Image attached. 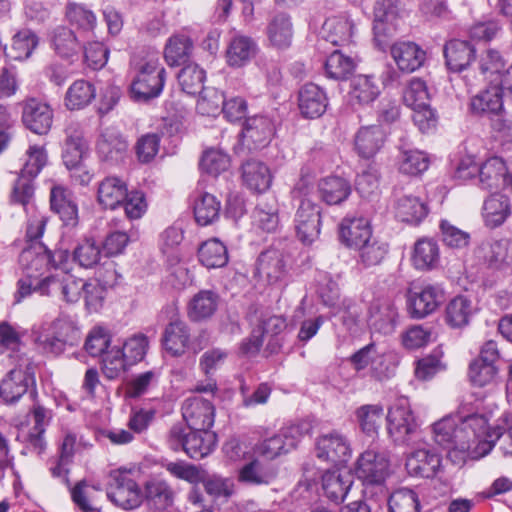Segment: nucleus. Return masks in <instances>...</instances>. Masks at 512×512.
I'll use <instances>...</instances> for the list:
<instances>
[{"label":"nucleus","instance_id":"f257e3e1","mask_svg":"<svg viewBox=\"0 0 512 512\" xmlns=\"http://www.w3.org/2000/svg\"><path fill=\"white\" fill-rule=\"evenodd\" d=\"M461 404L456 416H447L433 424L434 441L447 449L449 456L453 452L464 453L473 448L480 457L487 455L495 445L493 428L488 420L469 407Z\"/></svg>","mask_w":512,"mask_h":512},{"label":"nucleus","instance_id":"20e7f679","mask_svg":"<svg viewBox=\"0 0 512 512\" xmlns=\"http://www.w3.org/2000/svg\"><path fill=\"white\" fill-rule=\"evenodd\" d=\"M216 439L212 431L186 432L181 424H176L169 431L168 443L174 451L183 450L190 458L201 459L214 450Z\"/></svg>","mask_w":512,"mask_h":512},{"label":"nucleus","instance_id":"4c0bfd02","mask_svg":"<svg viewBox=\"0 0 512 512\" xmlns=\"http://www.w3.org/2000/svg\"><path fill=\"white\" fill-rule=\"evenodd\" d=\"M510 214V200L505 195L493 194L484 202L483 217L489 227L502 225Z\"/></svg>","mask_w":512,"mask_h":512},{"label":"nucleus","instance_id":"412c9836","mask_svg":"<svg viewBox=\"0 0 512 512\" xmlns=\"http://www.w3.org/2000/svg\"><path fill=\"white\" fill-rule=\"evenodd\" d=\"M29 417L32 419L33 426L25 435L24 441L33 451L40 454L46 446L44 433L51 421L52 412L42 405L35 404L30 410Z\"/></svg>","mask_w":512,"mask_h":512},{"label":"nucleus","instance_id":"13d9d810","mask_svg":"<svg viewBox=\"0 0 512 512\" xmlns=\"http://www.w3.org/2000/svg\"><path fill=\"white\" fill-rule=\"evenodd\" d=\"M112 346L111 333L102 326L93 327L88 333L84 344L85 350L92 357H101Z\"/></svg>","mask_w":512,"mask_h":512},{"label":"nucleus","instance_id":"7ed1b4c3","mask_svg":"<svg viewBox=\"0 0 512 512\" xmlns=\"http://www.w3.org/2000/svg\"><path fill=\"white\" fill-rule=\"evenodd\" d=\"M386 419L388 435L395 444L410 445L418 439L420 426L408 398H397L388 409Z\"/></svg>","mask_w":512,"mask_h":512},{"label":"nucleus","instance_id":"a211bd4d","mask_svg":"<svg viewBox=\"0 0 512 512\" xmlns=\"http://www.w3.org/2000/svg\"><path fill=\"white\" fill-rule=\"evenodd\" d=\"M355 33V24L346 14L328 17L322 25V37L333 45L349 44Z\"/></svg>","mask_w":512,"mask_h":512},{"label":"nucleus","instance_id":"052dcab7","mask_svg":"<svg viewBox=\"0 0 512 512\" xmlns=\"http://www.w3.org/2000/svg\"><path fill=\"white\" fill-rule=\"evenodd\" d=\"M124 357L130 366L141 362L148 350V337L142 333L134 334L128 337L123 343L118 344Z\"/></svg>","mask_w":512,"mask_h":512},{"label":"nucleus","instance_id":"3c124183","mask_svg":"<svg viewBox=\"0 0 512 512\" xmlns=\"http://www.w3.org/2000/svg\"><path fill=\"white\" fill-rule=\"evenodd\" d=\"M273 134V125L271 121L264 116L250 118L246 121L243 129V137L255 144L263 146L268 142Z\"/></svg>","mask_w":512,"mask_h":512},{"label":"nucleus","instance_id":"37998d69","mask_svg":"<svg viewBox=\"0 0 512 512\" xmlns=\"http://www.w3.org/2000/svg\"><path fill=\"white\" fill-rule=\"evenodd\" d=\"M276 474L274 467L253 460L239 470L238 479L246 484L267 485L275 479Z\"/></svg>","mask_w":512,"mask_h":512},{"label":"nucleus","instance_id":"338daca9","mask_svg":"<svg viewBox=\"0 0 512 512\" xmlns=\"http://www.w3.org/2000/svg\"><path fill=\"white\" fill-rule=\"evenodd\" d=\"M32 179L33 178H28L20 173L19 178L14 184L10 198L13 204L22 205L26 213L30 212L31 206H35L33 202L34 186Z\"/></svg>","mask_w":512,"mask_h":512},{"label":"nucleus","instance_id":"e2e57ef3","mask_svg":"<svg viewBox=\"0 0 512 512\" xmlns=\"http://www.w3.org/2000/svg\"><path fill=\"white\" fill-rule=\"evenodd\" d=\"M388 507L390 512H419L418 495L408 488L397 489L389 496Z\"/></svg>","mask_w":512,"mask_h":512},{"label":"nucleus","instance_id":"680f3d73","mask_svg":"<svg viewBox=\"0 0 512 512\" xmlns=\"http://www.w3.org/2000/svg\"><path fill=\"white\" fill-rule=\"evenodd\" d=\"M359 263L364 267L376 266L382 262L388 252V246L376 238L371 237L356 248Z\"/></svg>","mask_w":512,"mask_h":512},{"label":"nucleus","instance_id":"4be33fe9","mask_svg":"<svg viewBox=\"0 0 512 512\" xmlns=\"http://www.w3.org/2000/svg\"><path fill=\"white\" fill-rule=\"evenodd\" d=\"M298 105L303 116L318 118L328 105L326 93L314 83L305 84L299 91Z\"/></svg>","mask_w":512,"mask_h":512},{"label":"nucleus","instance_id":"473e14b6","mask_svg":"<svg viewBox=\"0 0 512 512\" xmlns=\"http://www.w3.org/2000/svg\"><path fill=\"white\" fill-rule=\"evenodd\" d=\"M385 133L378 125L361 127L355 136V148L364 158L373 157L383 146Z\"/></svg>","mask_w":512,"mask_h":512},{"label":"nucleus","instance_id":"bf43d9fd","mask_svg":"<svg viewBox=\"0 0 512 512\" xmlns=\"http://www.w3.org/2000/svg\"><path fill=\"white\" fill-rule=\"evenodd\" d=\"M356 418L363 432L376 433L384 416V407L381 404H366L357 408Z\"/></svg>","mask_w":512,"mask_h":512},{"label":"nucleus","instance_id":"2f4dec72","mask_svg":"<svg viewBox=\"0 0 512 512\" xmlns=\"http://www.w3.org/2000/svg\"><path fill=\"white\" fill-rule=\"evenodd\" d=\"M257 52L255 41L245 35L237 34L230 40L227 50L226 59L229 66L241 67L248 63Z\"/></svg>","mask_w":512,"mask_h":512},{"label":"nucleus","instance_id":"cd10ccee","mask_svg":"<svg viewBox=\"0 0 512 512\" xmlns=\"http://www.w3.org/2000/svg\"><path fill=\"white\" fill-rule=\"evenodd\" d=\"M353 484V476L348 471L332 470L322 476V488L328 499L341 503Z\"/></svg>","mask_w":512,"mask_h":512},{"label":"nucleus","instance_id":"39448f33","mask_svg":"<svg viewBox=\"0 0 512 512\" xmlns=\"http://www.w3.org/2000/svg\"><path fill=\"white\" fill-rule=\"evenodd\" d=\"M75 325L67 317H59L50 323H43L32 329V340L44 353L58 355L75 331Z\"/></svg>","mask_w":512,"mask_h":512},{"label":"nucleus","instance_id":"e433bc0d","mask_svg":"<svg viewBox=\"0 0 512 512\" xmlns=\"http://www.w3.org/2000/svg\"><path fill=\"white\" fill-rule=\"evenodd\" d=\"M318 190L321 199L328 205L342 203L351 193L350 184L345 179L337 176H330L320 180Z\"/></svg>","mask_w":512,"mask_h":512},{"label":"nucleus","instance_id":"f03ea898","mask_svg":"<svg viewBox=\"0 0 512 512\" xmlns=\"http://www.w3.org/2000/svg\"><path fill=\"white\" fill-rule=\"evenodd\" d=\"M355 475L363 485L365 497L377 502L386 500L390 463L385 455L373 450L364 451L356 461Z\"/></svg>","mask_w":512,"mask_h":512},{"label":"nucleus","instance_id":"4d7b16f0","mask_svg":"<svg viewBox=\"0 0 512 512\" xmlns=\"http://www.w3.org/2000/svg\"><path fill=\"white\" fill-rule=\"evenodd\" d=\"M220 209V202L214 195L203 193L194 204L195 219L200 225L206 226L218 219Z\"/></svg>","mask_w":512,"mask_h":512},{"label":"nucleus","instance_id":"72a5a7b5","mask_svg":"<svg viewBox=\"0 0 512 512\" xmlns=\"http://www.w3.org/2000/svg\"><path fill=\"white\" fill-rule=\"evenodd\" d=\"M242 170L243 181L249 189L261 193L270 188L272 175L266 164L249 160L243 165Z\"/></svg>","mask_w":512,"mask_h":512},{"label":"nucleus","instance_id":"1a4fd4ad","mask_svg":"<svg viewBox=\"0 0 512 512\" xmlns=\"http://www.w3.org/2000/svg\"><path fill=\"white\" fill-rule=\"evenodd\" d=\"M182 415L191 430L210 431L214 423L215 408L209 400L193 396L183 402Z\"/></svg>","mask_w":512,"mask_h":512},{"label":"nucleus","instance_id":"de8ad7c7","mask_svg":"<svg viewBox=\"0 0 512 512\" xmlns=\"http://www.w3.org/2000/svg\"><path fill=\"white\" fill-rule=\"evenodd\" d=\"M267 34L272 45L278 48L288 47L293 35L290 17L285 13L276 14L267 27Z\"/></svg>","mask_w":512,"mask_h":512},{"label":"nucleus","instance_id":"c85d7f7f","mask_svg":"<svg viewBox=\"0 0 512 512\" xmlns=\"http://www.w3.org/2000/svg\"><path fill=\"white\" fill-rule=\"evenodd\" d=\"M440 463L438 454L427 449H417L408 456L406 469L412 476L429 478L435 475Z\"/></svg>","mask_w":512,"mask_h":512},{"label":"nucleus","instance_id":"c03bdc74","mask_svg":"<svg viewBox=\"0 0 512 512\" xmlns=\"http://www.w3.org/2000/svg\"><path fill=\"white\" fill-rule=\"evenodd\" d=\"M192 49L193 42L187 35H173L165 45L164 58L168 65L178 66L186 62Z\"/></svg>","mask_w":512,"mask_h":512},{"label":"nucleus","instance_id":"4468645a","mask_svg":"<svg viewBox=\"0 0 512 512\" xmlns=\"http://www.w3.org/2000/svg\"><path fill=\"white\" fill-rule=\"evenodd\" d=\"M288 273L287 260L278 250H266L257 260L256 274L269 284L282 282Z\"/></svg>","mask_w":512,"mask_h":512},{"label":"nucleus","instance_id":"a18cd8bd","mask_svg":"<svg viewBox=\"0 0 512 512\" xmlns=\"http://www.w3.org/2000/svg\"><path fill=\"white\" fill-rule=\"evenodd\" d=\"M198 258L208 269L223 267L228 262L227 248L218 239L207 240L199 247Z\"/></svg>","mask_w":512,"mask_h":512},{"label":"nucleus","instance_id":"c756f323","mask_svg":"<svg viewBox=\"0 0 512 512\" xmlns=\"http://www.w3.org/2000/svg\"><path fill=\"white\" fill-rule=\"evenodd\" d=\"M190 340L189 329L185 322L175 320L165 328L162 343L172 356H180L186 351Z\"/></svg>","mask_w":512,"mask_h":512},{"label":"nucleus","instance_id":"f8f14e48","mask_svg":"<svg viewBox=\"0 0 512 512\" xmlns=\"http://www.w3.org/2000/svg\"><path fill=\"white\" fill-rule=\"evenodd\" d=\"M49 259L48 249L43 244H31L19 256L22 274L27 278L42 280L41 277L49 271Z\"/></svg>","mask_w":512,"mask_h":512},{"label":"nucleus","instance_id":"c9c22d12","mask_svg":"<svg viewBox=\"0 0 512 512\" xmlns=\"http://www.w3.org/2000/svg\"><path fill=\"white\" fill-rule=\"evenodd\" d=\"M96 89L87 80L74 81L67 89L64 97V105L70 111L87 107L95 98Z\"/></svg>","mask_w":512,"mask_h":512},{"label":"nucleus","instance_id":"bb28decb","mask_svg":"<svg viewBox=\"0 0 512 512\" xmlns=\"http://www.w3.org/2000/svg\"><path fill=\"white\" fill-rule=\"evenodd\" d=\"M475 55V48L468 42L459 39L448 41L444 46L446 66L450 71L465 70Z\"/></svg>","mask_w":512,"mask_h":512},{"label":"nucleus","instance_id":"9d476101","mask_svg":"<svg viewBox=\"0 0 512 512\" xmlns=\"http://www.w3.org/2000/svg\"><path fill=\"white\" fill-rule=\"evenodd\" d=\"M22 106V121L25 127L35 134H47L53 122L51 107L36 98L23 101Z\"/></svg>","mask_w":512,"mask_h":512},{"label":"nucleus","instance_id":"423d86ee","mask_svg":"<svg viewBox=\"0 0 512 512\" xmlns=\"http://www.w3.org/2000/svg\"><path fill=\"white\" fill-rule=\"evenodd\" d=\"M110 478L107 497L114 505L125 510L140 506L143 499L142 492L133 478L120 470L113 471Z\"/></svg>","mask_w":512,"mask_h":512},{"label":"nucleus","instance_id":"ddd939ff","mask_svg":"<svg viewBox=\"0 0 512 512\" xmlns=\"http://www.w3.org/2000/svg\"><path fill=\"white\" fill-rule=\"evenodd\" d=\"M470 112L477 117L494 118L503 111V95L501 88L491 84L473 96L469 104Z\"/></svg>","mask_w":512,"mask_h":512},{"label":"nucleus","instance_id":"864d4df0","mask_svg":"<svg viewBox=\"0 0 512 512\" xmlns=\"http://www.w3.org/2000/svg\"><path fill=\"white\" fill-rule=\"evenodd\" d=\"M206 72L196 63L185 65L178 74L182 90L190 95H196L204 89Z\"/></svg>","mask_w":512,"mask_h":512},{"label":"nucleus","instance_id":"0eeeda50","mask_svg":"<svg viewBox=\"0 0 512 512\" xmlns=\"http://www.w3.org/2000/svg\"><path fill=\"white\" fill-rule=\"evenodd\" d=\"M321 209L311 198L300 200L295 216L294 225L297 237L303 244H311L320 234Z\"/></svg>","mask_w":512,"mask_h":512},{"label":"nucleus","instance_id":"7c9ffc66","mask_svg":"<svg viewBox=\"0 0 512 512\" xmlns=\"http://www.w3.org/2000/svg\"><path fill=\"white\" fill-rule=\"evenodd\" d=\"M508 181L507 168L504 161L498 157H492L479 166L478 183L482 189L499 188Z\"/></svg>","mask_w":512,"mask_h":512},{"label":"nucleus","instance_id":"b1692460","mask_svg":"<svg viewBox=\"0 0 512 512\" xmlns=\"http://www.w3.org/2000/svg\"><path fill=\"white\" fill-rule=\"evenodd\" d=\"M391 56L403 72H413L420 68L426 53L413 42H398L391 46Z\"/></svg>","mask_w":512,"mask_h":512},{"label":"nucleus","instance_id":"8fccbe9b","mask_svg":"<svg viewBox=\"0 0 512 512\" xmlns=\"http://www.w3.org/2000/svg\"><path fill=\"white\" fill-rule=\"evenodd\" d=\"M51 43L55 52L62 58H71L77 55L81 49L80 42L75 33L63 26L54 29Z\"/></svg>","mask_w":512,"mask_h":512},{"label":"nucleus","instance_id":"09e8293b","mask_svg":"<svg viewBox=\"0 0 512 512\" xmlns=\"http://www.w3.org/2000/svg\"><path fill=\"white\" fill-rule=\"evenodd\" d=\"M412 261L419 270L435 267L439 261V247L437 243L430 238L418 240L414 246Z\"/></svg>","mask_w":512,"mask_h":512},{"label":"nucleus","instance_id":"6ab92c4d","mask_svg":"<svg viewBox=\"0 0 512 512\" xmlns=\"http://www.w3.org/2000/svg\"><path fill=\"white\" fill-rule=\"evenodd\" d=\"M372 237V229L365 217H345L339 225L341 242L356 249Z\"/></svg>","mask_w":512,"mask_h":512},{"label":"nucleus","instance_id":"f704fd0d","mask_svg":"<svg viewBox=\"0 0 512 512\" xmlns=\"http://www.w3.org/2000/svg\"><path fill=\"white\" fill-rule=\"evenodd\" d=\"M253 221L256 226L266 232L277 229L279 219V204L275 197L261 198L253 212Z\"/></svg>","mask_w":512,"mask_h":512},{"label":"nucleus","instance_id":"393cba45","mask_svg":"<svg viewBox=\"0 0 512 512\" xmlns=\"http://www.w3.org/2000/svg\"><path fill=\"white\" fill-rule=\"evenodd\" d=\"M395 216L402 222L419 224L428 215L426 202L418 196L405 194L395 202Z\"/></svg>","mask_w":512,"mask_h":512},{"label":"nucleus","instance_id":"aec40b11","mask_svg":"<svg viewBox=\"0 0 512 512\" xmlns=\"http://www.w3.org/2000/svg\"><path fill=\"white\" fill-rule=\"evenodd\" d=\"M441 301V290L432 285H427L420 291L410 293L408 298V310L413 318H424L432 313Z\"/></svg>","mask_w":512,"mask_h":512},{"label":"nucleus","instance_id":"49530a36","mask_svg":"<svg viewBox=\"0 0 512 512\" xmlns=\"http://www.w3.org/2000/svg\"><path fill=\"white\" fill-rule=\"evenodd\" d=\"M37 45V36L32 31L24 29L13 36L11 46L4 47L3 52L10 59L24 60L32 54Z\"/></svg>","mask_w":512,"mask_h":512},{"label":"nucleus","instance_id":"5701e85b","mask_svg":"<svg viewBox=\"0 0 512 512\" xmlns=\"http://www.w3.org/2000/svg\"><path fill=\"white\" fill-rule=\"evenodd\" d=\"M66 141L62 154L66 168L75 167L83 162L88 151L87 142L78 123H71L66 128Z\"/></svg>","mask_w":512,"mask_h":512},{"label":"nucleus","instance_id":"5fc2aeb1","mask_svg":"<svg viewBox=\"0 0 512 512\" xmlns=\"http://www.w3.org/2000/svg\"><path fill=\"white\" fill-rule=\"evenodd\" d=\"M326 75L335 80L347 79L355 69L354 60L344 55L341 51L335 50L325 61Z\"/></svg>","mask_w":512,"mask_h":512},{"label":"nucleus","instance_id":"ea45409f","mask_svg":"<svg viewBox=\"0 0 512 512\" xmlns=\"http://www.w3.org/2000/svg\"><path fill=\"white\" fill-rule=\"evenodd\" d=\"M380 94L379 86L372 76L358 75L351 82L349 92L353 104L367 105L373 102Z\"/></svg>","mask_w":512,"mask_h":512},{"label":"nucleus","instance_id":"603ef678","mask_svg":"<svg viewBox=\"0 0 512 512\" xmlns=\"http://www.w3.org/2000/svg\"><path fill=\"white\" fill-rule=\"evenodd\" d=\"M473 311L471 300L464 296H457L446 307V321L451 327H463L468 324Z\"/></svg>","mask_w":512,"mask_h":512},{"label":"nucleus","instance_id":"a19ab883","mask_svg":"<svg viewBox=\"0 0 512 512\" xmlns=\"http://www.w3.org/2000/svg\"><path fill=\"white\" fill-rule=\"evenodd\" d=\"M165 84V74L134 76L131 92L136 100H148L160 95Z\"/></svg>","mask_w":512,"mask_h":512},{"label":"nucleus","instance_id":"dca6fc26","mask_svg":"<svg viewBox=\"0 0 512 512\" xmlns=\"http://www.w3.org/2000/svg\"><path fill=\"white\" fill-rule=\"evenodd\" d=\"M127 151L128 142L119 131L107 128L102 132L97 142V154L102 161L118 163L124 160Z\"/></svg>","mask_w":512,"mask_h":512},{"label":"nucleus","instance_id":"0e129e2a","mask_svg":"<svg viewBox=\"0 0 512 512\" xmlns=\"http://www.w3.org/2000/svg\"><path fill=\"white\" fill-rule=\"evenodd\" d=\"M131 66L135 76L166 74L164 67L160 64L157 52L148 51L135 54L131 59Z\"/></svg>","mask_w":512,"mask_h":512},{"label":"nucleus","instance_id":"79ce46f5","mask_svg":"<svg viewBox=\"0 0 512 512\" xmlns=\"http://www.w3.org/2000/svg\"><path fill=\"white\" fill-rule=\"evenodd\" d=\"M145 496L150 507L156 510H164L172 506L174 492L170 485L159 479H152L145 485Z\"/></svg>","mask_w":512,"mask_h":512},{"label":"nucleus","instance_id":"2eb2a0df","mask_svg":"<svg viewBox=\"0 0 512 512\" xmlns=\"http://www.w3.org/2000/svg\"><path fill=\"white\" fill-rule=\"evenodd\" d=\"M29 365H19L10 370L6 377L0 383V396L4 401L13 403L23 396L33 382L32 373L29 371Z\"/></svg>","mask_w":512,"mask_h":512},{"label":"nucleus","instance_id":"58836bf2","mask_svg":"<svg viewBox=\"0 0 512 512\" xmlns=\"http://www.w3.org/2000/svg\"><path fill=\"white\" fill-rule=\"evenodd\" d=\"M218 295L210 290H202L191 299L188 316L193 321L210 318L218 307Z\"/></svg>","mask_w":512,"mask_h":512},{"label":"nucleus","instance_id":"a878e982","mask_svg":"<svg viewBox=\"0 0 512 512\" xmlns=\"http://www.w3.org/2000/svg\"><path fill=\"white\" fill-rule=\"evenodd\" d=\"M51 208L55 211L66 226H76L78 223V207L73 195L61 186H55L51 190Z\"/></svg>","mask_w":512,"mask_h":512},{"label":"nucleus","instance_id":"9b49d317","mask_svg":"<svg viewBox=\"0 0 512 512\" xmlns=\"http://www.w3.org/2000/svg\"><path fill=\"white\" fill-rule=\"evenodd\" d=\"M350 453L347 439L337 432L322 435L317 439L316 456L322 461L332 464L346 463Z\"/></svg>","mask_w":512,"mask_h":512},{"label":"nucleus","instance_id":"f3484780","mask_svg":"<svg viewBox=\"0 0 512 512\" xmlns=\"http://www.w3.org/2000/svg\"><path fill=\"white\" fill-rule=\"evenodd\" d=\"M127 197V184L118 177H105L98 183L96 199L103 209L116 210Z\"/></svg>","mask_w":512,"mask_h":512},{"label":"nucleus","instance_id":"69168bd1","mask_svg":"<svg viewBox=\"0 0 512 512\" xmlns=\"http://www.w3.org/2000/svg\"><path fill=\"white\" fill-rule=\"evenodd\" d=\"M429 158L420 150H404L399 161L400 172L407 175H418L427 170Z\"/></svg>","mask_w":512,"mask_h":512},{"label":"nucleus","instance_id":"774afa93","mask_svg":"<svg viewBox=\"0 0 512 512\" xmlns=\"http://www.w3.org/2000/svg\"><path fill=\"white\" fill-rule=\"evenodd\" d=\"M429 99L430 95L427 85L419 78H413L403 94V100L410 108H419L429 105Z\"/></svg>","mask_w":512,"mask_h":512},{"label":"nucleus","instance_id":"6e6552de","mask_svg":"<svg viewBox=\"0 0 512 512\" xmlns=\"http://www.w3.org/2000/svg\"><path fill=\"white\" fill-rule=\"evenodd\" d=\"M83 279L74 277L66 272H60L43 278L37 285L42 295H61L67 303H75L82 297L85 288Z\"/></svg>","mask_w":512,"mask_h":512},{"label":"nucleus","instance_id":"6e6d98bb","mask_svg":"<svg viewBox=\"0 0 512 512\" xmlns=\"http://www.w3.org/2000/svg\"><path fill=\"white\" fill-rule=\"evenodd\" d=\"M101 358V370L109 380L119 378L130 367L120 350V346L117 345H113Z\"/></svg>","mask_w":512,"mask_h":512}]
</instances>
